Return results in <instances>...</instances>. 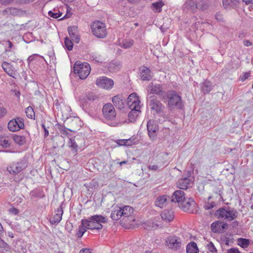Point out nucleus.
Instances as JSON below:
<instances>
[{"mask_svg": "<svg viewBox=\"0 0 253 253\" xmlns=\"http://www.w3.org/2000/svg\"><path fill=\"white\" fill-rule=\"evenodd\" d=\"M170 201L171 202L177 203L179 207L185 211H188L190 207L195 204L193 199L186 197L185 193L181 190L175 191L171 196Z\"/></svg>", "mask_w": 253, "mask_h": 253, "instance_id": "1", "label": "nucleus"}, {"mask_svg": "<svg viewBox=\"0 0 253 253\" xmlns=\"http://www.w3.org/2000/svg\"><path fill=\"white\" fill-rule=\"evenodd\" d=\"M108 221V218L106 216L101 215H94L90 216L88 219H83L82 223L83 224H87L88 229L93 230H99L103 228L102 223H106Z\"/></svg>", "mask_w": 253, "mask_h": 253, "instance_id": "2", "label": "nucleus"}, {"mask_svg": "<svg viewBox=\"0 0 253 253\" xmlns=\"http://www.w3.org/2000/svg\"><path fill=\"white\" fill-rule=\"evenodd\" d=\"M165 95L168 101V107L169 110L182 109L183 104L181 97L175 90H168Z\"/></svg>", "mask_w": 253, "mask_h": 253, "instance_id": "3", "label": "nucleus"}, {"mask_svg": "<svg viewBox=\"0 0 253 253\" xmlns=\"http://www.w3.org/2000/svg\"><path fill=\"white\" fill-rule=\"evenodd\" d=\"M215 215L218 218L230 221L237 218L238 212L233 208L222 207L216 211Z\"/></svg>", "mask_w": 253, "mask_h": 253, "instance_id": "4", "label": "nucleus"}, {"mask_svg": "<svg viewBox=\"0 0 253 253\" xmlns=\"http://www.w3.org/2000/svg\"><path fill=\"white\" fill-rule=\"evenodd\" d=\"M74 72L81 79H85L90 74V65L86 62L81 64L80 61H77L74 66Z\"/></svg>", "mask_w": 253, "mask_h": 253, "instance_id": "5", "label": "nucleus"}, {"mask_svg": "<svg viewBox=\"0 0 253 253\" xmlns=\"http://www.w3.org/2000/svg\"><path fill=\"white\" fill-rule=\"evenodd\" d=\"M92 33L96 37L103 39L107 35L106 25L99 21L93 22L91 25Z\"/></svg>", "mask_w": 253, "mask_h": 253, "instance_id": "6", "label": "nucleus"}, {"mask_svg": "<svg viewBox=\"0 0 253 253\" xmlns=\"http://www.w3.org/2000/svg\"><path fill=\"white\" fill-rule=\"evenodd\" d=\"M98 99V96L94 92H90L82 94L79 98L80 106L84 110H87L92 101Z\"/></svg>", "mask_w": 253, "mask_h": 253, "instance_id": "7", "label": "nucleus"}, {"mask_svg": "<svg viewBox=\"0 0 253 253\" xmlns=\"http://www.w3.org/2000/svg\"><path fill=\"white\" fill-rule=\"evenodd\" d=\"M102 113L104 117L108 120H113L116 116L114 106L111 103H107L104 105L102 108Z\"/></svg>", "mask_w": 253, "mask_h": 253, "instance_id": "8", "label": "nucleus"}, {"mask_svg": "<svg viewBox=\"0 0 253 253\" xmlns=\"http://www.w3.org/2000/svg\"><path fill=\"white\" fill-rule=\"evenodd\" d=\"M8 129L12 132H15L23 129L24 127V119L17 117L10 120L8 123Z\"/></svg>", "mask_w": 253, "mask_h": 253, "instance_id": "9", "label": "nucleus"}, {"mask_svg": "<svg viewBox=\"0 0 253 253\" xmlns=\"http://www.w3.org/2000/svg\"><path fill=\"white\" fill-rule=\"evenodd\" d=\"M147 128L148 134L150 139L154 140L156 138L159 130L157 122L154 120H150L147 122Z\"/></svg>", "mask_w": 253, "mask_h": 253, "instance_id": "10", "label": "nucleus"}, {"mask_svg": "<svg viewBox=\"0 0 253 253\" xmlns=\"http://www.w3.org/2000/svg\"><path fill=\"white\" fill-rule=\"evenodd\" d=\"M149 105L151 109L154 111L156 114H160L163 112L165 108L164 105L154 96L150 97Z\"/></svg>", "mask_w": 253, "mask_h": 253, "instance_id": "11", "label": "nucleus"}, {"mask_svg": "<svg viewBox=\"0 0 253 253\" xmlns=\"http://www.w3.org/2000/svg\"><path fill=\"white\" fill-rule=\"evenodd\" d=\"M96 84L99 87L110 89L114 85V81L113 80L106 77H101L96 80Z\"/></svg>", "mask_w": 253, "mask_h": 253, "instance_id": "12", "label": "nucleus"}, {"mask_svg": "<svg viewBox=\"0 0 253 253\" xmlns=\"http://www.w3.org/2000/svg\"><path fill=\"white\" fill-rule=\"evenodd\" d=\"M227 226L228 225L226 223L217 221L211 224V229L214 233H221L224 232Z\"/></svg>", "mask_w": 253, "mask_h": 253, "instance_id": "13", "label": "nucleus"}, {"mask_svg": "<svg viewBox=\"0 0 253 253\" xmlns=\"http://www.w3.org/2000/svg\"><path fill=\"white\" fill-rule=\"evenodd\" d=\"M26 167L25 164L22 162L13 164L7 168L8 171L12 174H16Z\"/></svg>", "mask_w": 253, "mask_h": 253, "instance_id": "14", "label": "nucleus"}, {"mask_svg": "<svg viewBox=\"0 0 253 253\" xmlns=\"http://www.w3.org/2000/svg\"><path fill=\"white\" fill-rule=\"evenodd\" d=\"M140 76L142 81H150L153 76L152 72L150 69L145 67L142 66L139 68Z\"/></svg>", "mask_w": 253, "mask_h": 253, "instance_id": "15", "label": "nucleus"}, {"mask_svg": "<svg viewBox=\"0 0 253 253\" xmlns=\"http://www.w3.org/2000/svg\"><path fill=\"white\" fill-rule=\"evenodd\" d=\"M1 67L4 71L9 76L13 78H16L17 75L16 70H15L10 63L3 61L2 63Z\"/></svg>", "mask_w": 253, "mask_h": 253, "instance_id": "16", "label": "nucleus"}, {"mask_svg": "<svg viewBox=\"0 0 253 253\" xmlns=\"http://www.w3.org/2000/svg\"><path fill=\"white\" fill-rule=\"evenodd\" d=\"M69 36L72 40L76 43H79L80 41L78 27L70 26L68 28Z\"/></svg>", "mask_w": 253, "mask_h": 253, "instance_id": "17", "label": "nucleus"}, {"mask_svg": "<svg viewBox=\"0 0 253 253\" xmlns=\"http://www.w3.org/2000/svg\"><path fill=\"white\" fill-rule=\"evenodd\" d=\"M112 101L114 105L118 109L121 110L125 107V98L121 95H117L112 97Z\"/></svg>", "mask_w": 253, "mask_h": 253, "instance_id": "18", "label": "nucleus"}, {"mask_svg": "<svg viewBox=\"0 0 253 253\" xmlns=\"http://www.w3.org/2000/svg\"><path fill=\"white\" fill-rule=\"evenodd\" d=\"M192 182V179L189 177L181 178L177 182V186L180 189H187L191 186Z\"/></svg>", "mask_w": 253, "mask_h": 253, "instance_id": "19", "label": "nucleus"}, {"mask_svg": "<svg viewBox=\"0 0 253 253\" xmlns=\"http://www.w3.org/2000/svg\"><path fill=\"white\" fill-rule=\"evenodd\" d=\"M152 84L151 86V88L150 90V93L153 94H156L159 95L161 98L164 99L165 96V92L163 90L162 86L160 84Z\"/></svg>", "mask_w": 253, "mask_h": 253, "instance_id": "20", "label": "nucleus"}, {"mask_svg": "<svg viewBox=\"0 0 253 253\" xmlns=\"http://www.w3.org/2000/svg\"><path fill=\"white\" fill-rule=\"evenodd\" d=\"M140 101L137 97L136 93H133L129 95L127 99V104L129 107H138L140 106Z\"/></svg>", "mask_w": 253, "mask_h": 253, "instance_id": "21", "label": "nucleus"}, {"mask_svg": "<svg viewBox=\"0 0 253 253\" xmlns=\"http://www.w3.org/2000/svg\"><path fill=\"white\" fill-rule=\"evenodd\" d=\"M169 246L170 248L177 250L181 245L180 238L176 236H170L168 239Z\"/></svg>", "mask_w": 253, "mask_h": 253, "instance_id": "22", "label": "nucleus"}, {"mask_svg": "<svg viewBox=\"0 0 253 253\" xmlns=\"http://www.w3.org/2000/svg\"><path fill=\"white\" fill-rule=\"evenodd\" d=\"M56 213L53 215V217L49 220L51 224H58L62 219L63 210L62 206H60L56 210Z\"/></svg>", "mask_w": 253, "mask_h": 253, "instance_id": "23", "label": "nucleus"}, {"mask_svg": "<svg viewBox=\"0 0 253 253\" xmlns=\"http://www.w3.org/2000/svg\"><path fill=\"white\" fill-rule=\"evenodd\" d=\"M140 106L138 107H130L131 111L128 114V119L130 122H134L139 113L140 111L139 110Z\"/></svg>", "mask_w": 253, "mask_h": 253, "instance_id": "24", "label": "nucleus"}, {"mask_svg": "<svg viewBox=\"0 0 253 253\" xmlns=\"http://www.w3.org/2000/svg\"><path fill=\"white\" fill-rule=\"evenodd\" d=\"M169 197L167 195H162L158 197L155 201V205L161 208H163L167 205L168 199Z\"/></svg>", "mask_w": 253, "mask_h": 253, "instance_id": "25", "label": "nucleus"}, {"mask_svg": "<svg viewBox=\"0 0 253 253\" xmlns=\"http://www.w3.org/2000/svg\"><path fill=\"white\" fill-rule=\"evenodd\" d=\"M197 2L195 0H187L184 4V7L194 12L197 9Z\"/></svg>", "mask_w": 253, "mask_h": 253, "instance_id": "26", "label": "nucleus"}, {"mask_svg": "<svg viewBox=\"0 0 253 253\" xmlns=\"http://www.w3.org/2000/svg\"><path fill=\"white\" fill-rule=\"evenodd\" d=\"M161 215L162 219L168 222L171 221L174 218L173 213L171 211L165 210Z\"/></svg>", "mask_w": 253, "mask_h": 253, "instance_id": "27", "label": "nucleus"}, {"mask_svg": "<svg viewBox=\"0 0 253 253\" xmlns=\"http://www.w3.org/2000/svg\"><path fill=\"white\" fill-rule=\"evenodd\" d=\"M164 4L163 0H159L152 4L151 9L154 12H160L162 11V7Z\"/></svg>", "mask_w": 253, "mask_h": 253, "instance_id": "28", "label": "nucleus"}, {"mask_svg": "<svg viewBox=\"0 0 253 253\" xmlns=\"http://www.w3.org/2000/svg\"><path fill=\"white\" fill-rule=\"evenodd\" d=\"M121 210V213L125 217H129L133 212V209L130 206H126L122 208H120Z\"/></svg>", "mask_w": 253, "mask_h": 253, "instance_id": "29", "label": "nucleus"}, {"mask_svg": "<svg viewBox=\"0 0 253 253\" xmlns=\"http://www.w3.org/2000/svg\"><path fill=\"white\" fill-rule=\"evenodd\" d=\"M186 252L187 253H198L199 249L197 244L194 242L188 243L186 247Z\"/></svg>", "mask_w": 253, "mask_h": 253, "instance_id": "30", "label": "nucleus"}, {"mask_svg": "<svg viewBox=\"0 0 253 253\" xmlns=\"http://www.w3.org/2000/svg\"><path fill=\"white\" fill-rule=\"evenodd\" d=\"M211 83L209 81H205L201 85V90L205 93H208L211 90Z\"/></svg>", "mask_w": 253, "mask_h": 253, "instance_id": "31", "label": "nucleus"}, {"mask_svg": "<svg viewBox=\"0 0 253 253\" xmlns=\"http://www.w3.org/2000/svg\"><path fill=\"white\" fill-rule=\"evenodd\" d=\"M121 68V65L119 62L113 61L110 63L108 66V70L111 72H117Z\"/></svg>", "mask_w": 253, "mask_h": 253, "instance_id": "32", "label": "nucleus"}, {"mask_svg": "<svg viewBox=\"0 0 253 253\" xmlns=\"http://www.w3.org/2000/svg\"><path fill=\"white\" fill-rule=\"evenodd\" d=\"M11 144L10 140L8 137L6 136H0V145L3 148H8L10 146Z\"/></svg>", "mask_w": 253, "mask_h": 253, "instance_id": "33", "label": "nucleus"}, {"mask_svg": "<svg viewBox=\"0 0 253 253\" xmlns=\"http://www.w3.org/2000/svg\"><path fill=\"white\" fill-rule=\"evenodd\" d=\"M87 224H83L82 220H81V225L79 226L78 231L77 232V235L78 238H81L84 234L86 231L88 229Z\"/></svg>", "mask_w": 253, "mask_h": 253, "instance_id": "34", "label": "nucleus"}, {"mask_svg": "<svg viewBox=\"0 0 253 253\" xmlns=\"http://www.w3.org/2000/svg\"><path fill=\"white\" fill-rule=\"evenodd\" d=\"M12 137L14 142L19 145H22L26 143V138L24 136L14 134Z\"/></svg>", "mask_w": 253, "mask_h": 253, "instance_id": "35", "label": "nucleus"}, {"mask_svg": "<svg viewBox=\"0 0 253 253\" xmlns=\"http://www.w3.org/2000/svg\"><path fill=\"white\" fill-rule=\"evenodd\" d=\"M237 244L242 248L245 249L250 245V240L248 239L240 238L237 239Z\"/></svg>", "mask_w": 253, "mask_h": 253, "instance_id": "36", "label": "nucleus"}, {"mask_svg": "<svg viewBox=\"0 0 253 253\" xmlns=\"http://www.w3.org/2000/svg\"><path fill=\"white\" fill-rule=\"evenodd\" d=\"M209 5V1L208 0H201L197 2V9L202 10L207 9Z\"/></svg>", "mask_w": 253, "mask_h": 253, "instance_id": "37", "label": "nucleus"}, {"mask_svg": "<svg viewBox=\"0 0 253 253\" xmlns=\"http://www.w3.org/2000/svg\"><path fill=\"white\" fill-rule=\"evenodd\" d=\"M123 216L122 213H121V210L119 208V210H117L112 211L111 214V218L114 220H118Z\"/></svg>", "mask_w": 253, "mask_h": 253, "instance_id": "38", "label": "nucleus"}, {"mask_svg": "<svg viewBox=\"0 0 253 253\" xmlns=\"http://www.w3.org/2000/svg\"><path fill=\"white\" fill-rule=\"evenodd\" d=\"M9 12L10 14L14 15H23L24 14L26 13L25 11H23L21 9L17 7L9 8Z\"/></svg>", "mask_w": 253, "mask_h": 253, "instance_id": "39", "label": "nucleus"}, {"mask_svg": "<svg viewBox=\"0 0 253 253\" xmlns=\"http://www.w3.org/2000/svg\"><path fill=\"white\" fill-rule=\"evenodd\" d=\"M69 147L72 149L73 153L75 154L78 151V145L77 144L75 139L70 138L69 141Z\"/></svg>", "mask_w": 253, "mask_h": 253, "instance_id": "40", "label": "nucleus"}, {"mask_svg": "<svg viewBox=\"0 0 253 253\" xmlns=\"http://www.w3.org/2000/svg\"><path fill=\"white\" fill-rule=\"evenodd\" d=\"M59 130L60 131V133L61 134V135L62 137H64L65 136H68L70 133L69 132V131H72L70 129H68L61 125H60L59 127H58Z\"/></svg>", "mask_w": 253, "mask_h": 253, "instance_id": "41", "label": "nucleus"}, {"mask_svg": "<svg viewBox=\"0 0 253 253\" xmlns=\"http://www.w3.org/2000/svg\"><path fill=\"white\" fill-rule=\"evenodd\" d=\"M25 113L27 117L30 119H35V114L33 108L31 107H28L25 110Z\"/></svg>", "mask_w": 253, "mask_h": 253, "instance_id": "42", "label": "nucleus"}, {"mask_svg": "<svg viewBox=\"0 0 253 253\" xmlns=\"http://www.w3.org/2000/svg\"><path fill=\"white\" fill-rule=\"evenodd\" d=\"M48 14L49 16L54 19L58 18L62 15V12H57V10L55 8L53 9V11H49Z\"/></svg>", "mask_w": 253, "mask_h": 253, "instance_id": "43", "label": "nucleus"}, {"mask_svg": "<svg viewBox=\"0 0 253 253\" xmlns=\"http://www.w3.org/2000/svg\"><path fill=\"white\" fill-rule=\"evenodd\" d=\"M64 44L66 48L68 50H71L73 47V43L72 40L71 41L68 38L66 37L65 38Z\"/></svg>", "mask_w": 253, "mask_h": 253, "instance_id": "44", "label": "nucleus"}, {"mask_svg": "<svg viewBox=\"0 0 253 253\" xmlns=\"http://www.w3.org/2000/svg\"><path fill=\"white\" fill-rule=\"evenodd\" d=\"M133 40L125 41L122 43L121 47L124 48H129L132 46L133 44Z\"/></svg>", "mask_w": 253, "mask_h": 253, "instance_id": "45", "label": "nucleus"}, {"mask_svg": "<svg viewBox=\"0 0 253 253\" xmlns=\"http://www.w3.org/2000/svg\"><path fill=\"white\" fill-rule=\"evenodd\" d=\"M231 0H222V4L225 8L227 9L233 7V5Z\"/></svg>", "mask_w": 253, "mask_h": 253, "instance_id": "46", "label": "nucleus"}, {"mask_svg": "<svg viewBox=\"0 0 253 253\" xmlns=\"http://www.w3.org/2000/svg\"><path fill=\"white\" fill-rule=\"evenodd\" d=\"M8 246L3 240L0 239V251L3 252L4 250H7Z\"/></svg>", "mask_w": 253, "mask_h": 253, "instance_id": "47", "label": "nucleus"}, {"mask_svg": "<svg viewBox=\"0 0 253 253\" xmlns=\"http://www.w3.org/2000/svg\"><path fill=\"white\" fill-rule=\"evenodd\" d=\"M215 206V204L214 202H212L211 203L210 202H207L205 203L204 205V208L206 210H210L212 209Z\"/></svg>", "mask_w": 253, "mask_h": 253, "instance_id": "48", "label": "nucleus"}, {"mask_svg": "<svg viewBox=\"0 0 253 253\" xmlns=\"http://www.w3.org/2000/svg\"><path fill=\"white\" fill-rule=\"evenodd\" d=\"M145 224L148 225V227H146V229H155L157 227V225L154 224L151 220L147 221Z\"/></svg>", "mask_w": 253, "mask_h": 253, "instance_id": "49", "label": "nucleus"}, {"mask_svg": "<svg viewBox=\"0 0 253 253\" xmlns=\"http://www.w3.org/2000/svg\"><path fill=\"white\" fill-rule=\"evenodd\" d=\"M251 76V74L249 72L245 73L242 76H241L240 79L242 82L245 81Z\"/></svg>", "mask_w": 253, "mask_h": 253, "instance_id": "50", "label": "nucleus"}, {"mask_svg": "<svg viewBox=\"0 0 253 253\" xmlns=\"http://www.w3.org/2000/svg\"><path fill=\"white\" fill-rule=\"evenodd\" d=\"M7 114V111L3 106H0V119L4 117Z\"/></svg>", "mask_w": 253, "mask_h": 253, "instance_id": "51", "label": "nucleus"}, {"mask_svg": "<svg viewBox=\"0 0 253 253\" xmlns=\"http://www.w3.org/2000/svg\"><path fill=\"white\" fill-rule=\"evenodd\" d=\"M10 213L13 214L14 215H16L18 213V211L17 209L15 208H12L9 209L8 210Z\"/></svg>", "mask_w": 253, "mask_h": 253, "instance_id": "52", "label": "nucleus"}, {"mask_svg": "<svg viewBox=\"0 0 253 253\" xmlns=\"http://www.w3.org/2000/svg\"><path fill=\"white\" fill-rule=\"evenodd\" d=\"M42 127L43 128L44 130V137H46L49 135L48 130H47V128L45 126L44 124H42Z\"/></svg>", "mask_w": 253, "mask_h": 253, "instance_id": "53", "label": "nucleus"}, {"mask_svg": "<svg viewBox=\"0 0 253 253\" xmlns=\"http://www.w3.org/2000/svg\"><path fill=\"white\" fill-rule=\"evenodd\" d=\"M227 253H241L237 248H231L227 251Z\"/></svg>", "mask_w": 253, "mask_h": 253, "instance_id": "54", "label": "nucleus"}, {"mask_svg": "<svg viewBox=\"0 0 253 253\" xmlns=\"http://www.w3.org/2000/svg\"><path fill=\"white\" fill-rule=\"evenodd\" d=\"M215 18L218 21H222L223 20V16L220 13H216L215 15Z\"/></svg>", "mask_w": 253, "mask_h": 253, "instance_id": "55", "label": "nucleus"}, {"mask_svg": "<svg viewBox=\"0 0 253 253\" xmlns=\"http://www.w3.org/2000/svg\"><path fill=\"white\" fill-rule=\"evenodd\" d=\"M116 142L118 146H124L125 144V139H118Z\"/></svg>", "mask_w": 253, "mask_h": 253, "instance_id": "56", "label": "nucleus"}, {"mask_svg": "<svg viewBox=\"0 0 253 253\" xmlns=\"http://www.w3.org/2000/svg\"><path fill=\"white\" fill-rule=\"evenodd\" d=\"M125 146H130L133 144L131 139H125Z\"/></svg>", "mask_w": 253, "mask_h": 253, "instance_id": "57", "label": "nucleus"}, {"mask_svg": "<svg viewBox=\"0 0 253 253\" xmlns=\"http://www.w3.org/2000/svg\"><path fill=\"white\" fill-rule=\"evenodd\" d=\"M13 0H0V2L3 5H7L11 3Z\"/></svg>", "mask_w": 253, "mask_h": 253, "instance_id": "58", "label": "nucleus"}, {"mask_svg": "<svg viewBox=\"0 0 253 253\" xmlns=\"http://www.w3.org/2000/svg\"><path fill=\"white\" fill-rule=\"evenodd\" d=\"M80 253H91V252L89 249L84 248L81 250Z\"/></svg>", "mask_w": 253, "mask_h": 253, "instance_id": "59", "label": "nucleus"}, {"mask_svg": "<svg viewBox=\"0 0 253 253\" xmlns=\"http://www.w3.org/2000/svg\"><path fill=\"white\" fill-rule=\"evenodd\" d=\"M159 168V167L157 165H150L149 167V169L153 170H157Z\"/></svg>", "mask_w": 253, "mask_h": 253, "instance_id": "60", "label": "nucleus"}, {"mask_svg": "<svg viewBox=\"0 0 253 253\" xmlns=\"http://www.w3.org/2000/svg\"><path fill=\"white\" fill-rule=\"evenodd\" d=\"M244 45L246 46H249L252 45V43L249 40H245L244 41Z\"/></svg>", "mask_w": 253, "mask_h": 253, "instance_id": "61", "label": "nucleus"}, {"mask_svg": "<svg viewBox=\"0 0 253 253\" xmlns=\"http://www.w3.org/2000/svg\"><path fill=\"white\" fill-rule=\"evenodd\" d=\"M21 3H27L30 2H32L35 0H19Z\"/></svg>", "mask_w": 253, "mask_h": 253, "instance_id": "62", "label": "nucleus"}, {"mask_svg": "<svg viewBox=\"0 0 253 253\" xmlns=\"http://www.w3.org/2000/svg\"><path fill=\"white\" fill-rule=\"evenodd\" d=\"M233 6L237 5L239 2V0H231Z\"/></svg>", "mask_w": 253, "mask_h": 253, "instance_id": "63", "label": "nucleus"}, {"mask_svg": "<svg viewBox=\"0 0 253 253\" xmlns=\"http://www.w3.org/2000/svg\"><path fill=\"white\" fill-rule=\"evenodd\" d=\"M243 1L245 2L246 4H249L250 3L253 4V0H242Z\"/></svg>", "mask_w": 253, "mask_h": 253, "instance_id": "64", "label": "nucleus"}]
</instances>
